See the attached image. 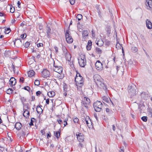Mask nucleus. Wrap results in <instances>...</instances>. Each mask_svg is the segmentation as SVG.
<instances>
[{
    "mask_svg": "<svg viewBox=\"0 0 152 152\" xmlns=\"http://www.w3.org/2000/svg\"><path fill=\"white\" fill-rule=\"evenodd\" d=\"M94 80L98 87L105 90L107 89L106 86L103 83V79L98 75H95L93 77Z\"/></svg>",
    "mask_w": 152,
    "mask_h": 152,
    "instance_id": "obj_1",
    "label": "nucleus"
},
{
    "mask_svg": "<svg viewBox=\"0 0 152 152\" xmlns=\"http://www.w3.org/2000/svg\"><path fill=\"white\" fill-rule=\"evenodd\" d=\"M95 110L96 112H100L102 107V102L99 101H96L93 104Z\"/></svg>",
    "mask_w": 152,
    "mask_h": 152,
    "instance_id": "obj_2",
    "label": "nucleus"
},
{
    "mask_svg": "<svg viewBox=\"0 0 152 152\" xmlns=\"http://www.w3.org/2000/svg\"><path fill=\"white\" fill-rule=\"evenodd\" d=\"M79 64L80 66L82 67H84L86 63V59L85 56L83 55L78 58Z\"/></svg>",
    "mask_w": 152,
    "mask_h": 152,
    "instance_id": "obj_3",
    "label": "nucleus"
},
{
    "mask_svg": "<svg viewBox=\"0 0 152 152\" xmlns=\"http://www.w3.org/2000/svg\"><path fill=\"white\" fill-rule=\"evenodd\" d=\"M75 81L77 86L81 87L83 85V77L81 76H76Z\"/></svg>",
    "mask_w": 152,
    "mask_h": 152,
    "instance_id": "obj_4",
    "label": "nucleus"
},
{
    "mask_svg": "<svg viewBox=\"0 0 152 152\" xmlns=\"http://www.w3.org/2000/svg\"><path fill=\"white\" fill-rule=\"evenodd\" d=\"M128 92L131 94V97L135 96L136 94V89L135 87H133L131 86H129L128 87Z\"/></svg>",
    "mask_w": 152,
    "mask_h": 152,
    "instance_id": "obj_5",
    "label": "nucleus"
},
{
    "mask_svg": "<svg viewBox=\"0 0 152 152\" xmlns=\"http://www.w3.org/2000/svg\"><path fill=\"white\" fill-rule=\"evenodd\" d=\"M65 36L67 42L70 44L72 43L73 41V39L69 34V31L68 30L66 31L65 34Z\"/></svg>",
    "mask_w": 152,
    "mask_h": 152,
    "instance_id": "obj_6",
    "label": "nucleus"
},
{
    "mask_svg": "<svg viewBox=\"0 0 152 152\" xmlns=\"http://www.w3.org/2000/svg\"><path fill=\"white\" fill-rule=\"evenodd\" d=\"M53 66L54 68V71L60 74L62 72L63 68L62 67L57 65L55 62L54 63Z\"/></svg>",
    "mask_w": 152,
    "mask_h": 152,
    "instance_id": "obj_7",
    "label": "nucleus"
},
{
    "mask_svg": "<svg viewBox=\"0 0 152 152\" xmlns=\"http://www.w3.org/2000/svg\"><path fill=\"white\" fill-rule=\"evenodd\" d=\"M90 103V99L86 97H84L83 101L82 106H84L86 109H88Z\"/></svg>",
    "mask_w": 152,
    "mask_h": 152,
    "instance_id": "obj_8",
    "label": "nucleus"
},
{
    "mask_svg": "<svg viewBox=\"0 0 152 152\" xmlns=\"http://www.w3.org/2000/svg\"><path fill=\"white\" fill-rule=\"evenodd\" d=\"M97 70L101 71L103 69L102 64L99 61H97L95 64Z\"/></svg>",
    "mask_w": 152,
    "mask_h": 152,
    "instance_id": "obj_9",
    "label": "nucleus"
},
{
    "mask_svg": "<svg viewBox=\"0 0 152 152\" xmlns=\"http://www.w3.org/2000/svg\"><path fill=\"white\" fill-rule=\"evenodd\" d=\"M63 51L66 61H69L71 60V56L66 49H64Z\"/></svg>",
    "mask_w": 152,
    "mask_h": 152,
    "instance_id": "obj_10",
    "label": "nucleus"
},
{
    "mask_svg": "<svg viewBox=\"0 0 152 152\" xmlns=\"http://www.w3.org/2000/svg\"><path fill=\"white\" fill-rule=\"evenodd\" d=\"M42 75L43 77L46 78L50 75L49 72L47 69H44L42 72Z\"/></svg>",
    "mask_w": 152,
    "mask_h": 152,
    "instance_id": "obj_11",
    "label": "nucleus"
},
{
    "mask_svg": "<svg viewBox=\"0 0 152 152\" xmlns=\"http://www.w3.org/2000/svg\"><path fill=\"white\" fill-rule=\"evenodd\" d=\"M76 135L77 140L80 142H83L84 140V137L83 134L78 132L76 133Z\"/></svg>",
    "mask_w": 152,
    "mask_h": 152,
    "instance_id": "obj_12",
    "label": "nucleus"
},
{
    "mask_svg": "<svg viewBox=\"0 0 152 152\" xmlns=\"http://www.w3.org/2000/svg\"><path fill=\"white\" fill-rule=\"evenodd\" d=\"M14 43L15 46L17 47H19L22 45V42L20 39H15Z\"/></svg>",
    "mask_w": 152,
    "mask_h": 152,
    "instance_id": "obj_13",
    "label": "nucleus"
},
{
    "mask_svg": "<svg viewBox=\"0 0 152 152\" xmlns=\"http://www.w3.org/2000/svg\"><path fill=\"white\" fill-rule=\"evenodd\" d=\"M145 4L147 9L152 8V0H146Z\"/></svg>",
    "mask_w": 152,
    "mask_h": 152,
    "instance_id": "obj_14",
    "label": "nucleus"
},
{
    "mask_svg": "<svg viewBox=\"0 0 152 152\" xmlns=\"http://www.w3.org/2000/svg\"><path fill=\"white\" fill-rule=\"evenodd\" d=\"M146 26L147 28L149 29L152 28V24L147 19L146 21Z\"/></svg>",
    "mask_w": 152,
    "mask_h": 152,
    "instance_id": "obj_15",
    "label": "nucleus"
},
{
    "mask_svg": "<svg viewBox=\"0 0 152 152\" xmlns=\"http://www.w3.org/2000/svg\"><path fill=\"white\" fill-rule=\"evenodd\" d=\"M141 96L142 99L145 100H147L148 98V95L145 92L141 93Z\"/></svg>",
    "mask_w": 152,
    "mask_h": 152,
    "instance_id": "obj_16",
    "label": "nucleus"
},
{
    "mask_svg": "<svg viewBox=\"0 0 152 152\" xmlns=\"http://www.w3.org/2000/svg\"><path fill=\"white\" fill-rule=\"evenodd\" d=\"M10 84L13 86L15 85L16 83V79L13 77H12L10 80Z\"/></svg>",
    "mask_w": 152,
    "mask_h": 152,
    "instance_id": "obj_17",
    "label": "nucleus"
},
{
    "mask_svg": "<svg viewBox=\"0 0 152 152\" xmlns=\"http://www.w3.org/2000/svg\"><path fill=\"white\" fill-rule=\"evenodd\" d=\"M103 100L107 103H110V99L109 96H104L102 97Z\"/></svg>",
    "mask_w": 152,
    "mask_h": 152,
    "instance_id": "obj_18",
    "label": "nucleus"
},
{
    "mask_svg": "<svg viewBox=\"0 0 152 152\" xmlns=\"http://www.w3.org/2000/svg\"><path fill=\"white\" fill-rule=\"evenodd\" d=\"M22 127V125L20 123H16L15 125V127L18 130H20Z\"/></svg>",
    "mask_w": 152,
    "mask_h": 152,
    "instance_id": "obj_19",
    "label": "nucleus"
},
{
    "mask_svg": "<svg viewBox=\"0 0 152 152\" xmlns=\"http://www.w3.org/2000/svg\"><path fill=\"white\" fill-rule=\"evenodd\" d=\"M14 63V64L15 65V66L16 67H19L21 65V62L19 59H17L15 60Z\"/></svg>",
    "mask_w": 152,
    "mask_h": 152,
    "instance_id": "obj_20",
    "label": "nucleus"
},
{
    "mask_svg": "<svg viewBox=\"0 0 152 152\" xmlns=\"http://www.w3.org/2000/svg\"><path fill=\"white\" fill-rule=\"evenodd\" d=\"M23 110H24V112L23 113V115L26 117H28L30 114L29 111L27 109H26L24 108H23Z\"/></svg>",
    "mask_w": 152,
    "mask_h": 152,
    "instance_id": "obj_21",
    "label": "nucleus"
},
{
    "mask_svg": "<svg viewBox=\"0 0 152 152\" xmlns=\"http://www.w3.org/2000/svg\"><path fill=\"white\" fill-rule=\"evenodd\" d=\"M92 42L91 41L89 40H88V44L86 46V49L87 50H90L92 46Z\"/></svg>",
    "mask_w": 152,
    "mask_h": 152,
    "instance_id": "obj_22",
    "label": "nucleus"
},
{
    "mask_svg": "<svg viewBox=\"0 0 152 152\" xmlns=\"http://www.w3.org/2000/svg\"><path fill=\"white\" fill-rule=\"evenodd\" d=\"M35 72L32 70H30L28 72V77H32L34 75Z\"/></svg>",
    "mask_w": 152,
    "mask_h": 152,
    "instance_id": "obj_23",
    "label": "nucleus"
},
{
    "mask_svg": "<svg viewBox=\"0 0 152 152\" xmlns=\"http://www.w3.org/2000/svg\"><path fill=\"white\" fill-rule=\"evenodd\" d=\"M97 41V42H96V44L98 46H101L103 45L104 42L102 39H99Z\"/></svg>",
    "mask_w": 152,
    "mask_h": 152,
    "instance_id": "obj_24",
    "label": "nucleus"
},
{
    "mask_svg": "<svg viewBox=\"0 0 152 152\" xmlns=\"http://www.w3.org/2000/svg\"><path fill=\"white\" fill-rule=\"evenodd\" d=\"M37 113L40 114L42 112L43 110L40 107V106H37Z\"/></svg>",
    "mask_w": 152,
    "mask_h": 152,
    "instance_id": "obj_25",
    "label": "nucleus"
},
{
    "mask_svg": "<svg viewBox=\"0 0 152 152\" xmlns=\"http://www.w3.org/2000/svg\"><path fill=\"white\" fill-rule=\"evenodd\" d=\"M83 122L87 125L88 122H90V119H89V117L88 116H87L86 118L83 120Z\"/></svg>",
    "mask_w": 152,
    "mask_h": 152,
    "instance_id": "obj_26",
    "label": "nucleus"
},
{
    "mask_svg": "<svg viewBox=\"0 0 152 152\" xmlns=\"http://www.w3.org/2000/svg\"><path fill=\"white\" fill-rule=\"evenodd\" d=\"M47 37L49 38L50 37V33L51 29L50 27H48L46 29Z\"/></svg>",
    "mask_w": 152,
    "mask_h": 152,
    "instance_id": "obj_27",
    "label": "nucleus"
},
{
    "mask_svg": "<svg viewBox=\"0 0 152 152\" xmlns=\"http://www.w3.org/2000/svg\"><path fill=\"white\" fill-rule=\"evenodd\" d=\"M48 94L50 97H53L55 95V93L53 91H50L48 92Z\"/></svg>",
    "mask_w": 152,
    "mask_h": 152,
    "instance_id": "obj_28",
    "label": "nucleus"
},
{
    "mask_svg": "<svg viewBox=\"0 0 152 152\" xmlns=\"http://www.w3.org/2000/svg\"><path fill=\"white\" fill-rule=\"evenodd\" d=\"M88 32L87 31H84L82 32V35L84 37H86L88 36Z\"/></svg>",
    "mask_w": 152,
    "mask_h": 152,
    "instance_id": "obj_29",
    "label": "nucleus"
},
{
    "mask_svg": "<svg viewBox=\"0 0 152 152\" xmlns=\"http://www.w3.org/2000/svg\"><path fill=\"white\" fill-rule=\"evenodd\" d=\"M96 51L98 54H101L102 53L101 49L98 48H96Z\"/></svg>",
    "mask_w": 152,
    "mask_h": 152,
    "instance_id": "obj_30",
    "label": "nucleus"
},
{
    "mask_svg": "<svg viewBox=\"0 0 152 152\" xmlns=\"http://www.w3.org/2000/svg\"><path fill=\"white\" fill-rule=\"evenodd\" d=\"M55 136L58 138L60 136V132H54Z\"/></svg>",
    "mask_w": 152,
    "mask_h": 152,
    "instance_id": "obj_31",
    "label": "nucleus"
},
{
    "mask_svg": "<svg viewBox=\"0 0 152 152\" xmlns=\"http://www.w3.org/2000/svg\"><path fill=\"white\" fill-rule=\"evenodd\" d=\"M132 51L134 52L135 53L138 50L137 48L135 47H132L131 48Z\"/></svg>",
    "mask_w": 152,
    "mask_h": 152,
    "instance_id": "obj_32",
    "label": "nucleus"
},
{
    "mask_svg": "<svg viewBox=\"0 0 152 152\" xmlns=\"http://www.w3.org/2000/svg\"><path fill=\"white\" fill-rule=\"evenodd\" d=\"M13 91V90L12 88H9L7 90V93L10 94L12 93Z\"/></svg>",
    "mask_w": 152,
    "mask_h": 152,
    "instance_id": "obj_33",
    "label": "nucleus"
},
{
    "mask_svg": "<svg viewBox=\"0 0 152 152\" xmlns=\"http://www.w3.org/2000/svg\"><path fill=\"white\" fill-rule=\"evenodd\" d=\"M78 19V20H81L82 18V15L80 14H78L77 15L76 17Z\"/></svg>",
    "mask_w": 152,
    "mask_h": 152,
    "instance_id": "obj_34",
    "label": "nucleus"
},
{
    "mask_svg": "<svg viewBox=\"0 0 152 152\" xmlns=\"http://www.w3.org/2000/svg\"><path fill=\"white\" fill-rule=\"evenodd\" d=\"M34 121H35V119L34 118H31V122L29 124L30 126H33L34 125L33 123Z\"/></svg>",
    "mask_w": 152,
    "mask_h": 152,
    "instance_id": "obj_35",
    "label": "nucleus"
},
{
    "mask_svg": "<svg viewBox=\"0 0 152 152\" xmlns=\"http://www.w3.org/2000/svg\"><path fill=\"white\" fill-rule=\"evenodd\" d=\"M21 102H22L23 104V107H25L26 105H25V104H24V102H26V99L24 97H22L21 98Z\"/></svg>",
    "mask_w": 152,
    "mask_h": 152,
    "instance_id": "obj_36",
    "label": "nucleus"
},
{
    "mask_svg": "<svg viewBox=\"0 0 152 152\" xmlns=\"http://www.w3.org/2000/svg\"><path fill=\"white\" fill-rule=\"evenodd\" d=\"M11 31V30L10 28H7L5 29V30L4 31L5 33L6 34H8Z\"/></svg>",
    "mask_w": 152,
    "mask_h": 152,
    "instance_id": "obj_37",
    "label": "nucleus"
},
{
    "mask_svg": "<svg viewBox=\"0 0 152 152\" xmlns=\"http://www.w3.org/2000/svg\"><path fill=\"white\" fill-rule=\"evenodd\" d=\"M148 118L147 116H143L141 118V119L144 121L146 122L147 121Z\"/></svg>",
    "mask_w": 152,
    "mask_h": 152,
    "instance_id": "obj_38",
    "label": "nucleus"
},
{
    "mask_svg": "<svg viewBox=\"0 0 152 152\" xmlns=\"http://www.w3.org/2000/svg\"><path fill=\"white\" fill-rule=\"evenodd\" d=\"M30 45V43L28 42H26L25 44L24 45V47L26 48H27Z\"/></svg>",
    "mask_w": 152,
    "mask_h": 152,
    "instance_id": "obj_39",
    "label": "nucleus"
},
{
    "mask_svg": "<svg viewBox=\"0 0 152 152\" xmlns=\"http://www.w3.org/2000/svg\"><path fill=\"white\" fill-rule=\"evenodd\" d=\"M39 81L37 80H36L34 82V84L36 86H39Z\"/></svg>",
    "mask_w": 152,
    "mask_h": 152,
    "instance_id": "obj_40",
    "label": "nucleus"
},
{
    "mask_svg": "<svg viewBox=\"0 0 152 152\" xmlns=\"http://www.w3.org/2000/svg\"><path fill=\"white\" fill-rule=\"evenodd\" d=\"M87 126L89 127V128H91L92 127V123L90 120V122H88V123L87 124Z\"/></svg>",
    "mask_w": 152,
    "mask_h": 152,
    "instance_id": "obj_41",
    "label": "nucleus"
},
{
    "mask_svg": "<svg viewBox=\"0 0 152 152\" xmlns=\"http://www.w3.org/2000/svg\"><path fill=\"white\" fill-rule=\"evenodd\" d=\"M25 135H26L25 133L23 131L22 134H21V135L20 137V138H21V137H22L23 138L25 136Z\"/></svg>",
    "mask_w": 152,
    "mask_h": 152,
    "instance_id": "obj_42",
    "label": "nucleus"
},
{
    "mask_svg": "<svg viewBox=\"0 0 152 152\" xmlns=\"http://www.w3.org/2000/svg\"><path fill=\"white\" fill-rule=\"evenodd\" d=\"M79 121V119L77 118H75L73 119V121L74 122L76 123H77Z\"/></svg>",
    "mask_w": 152,
    "mask_h": 152,
    "instance_id": "obj_43",
    "label": "nucleus"
},
{
    "mask_svg": "<svg viewBox=\"0 0 152 152\" xmlns=\"http://www.w3.org/2000/svg\"><path fill=\"white\" fill-rule=\"evenodd\" d=\"M4 83L3 81H2L0 83V89L1 88L4 87Z\"/></svg>",
    "mask_w": 152,
    "mask_h": 152,
    "instance_id": "obj_44",
    "label": "nucleus"
},
{
    "mask_svg": "<svg viewBox=\"0 0 152 152\" xmlns=\"http://www.w3.org/2000/svg\"><path fill=\"white\" fill-rule=\"evenodd\" d=\"M15 11V8L10 7V12L12 13H13Z\"/></svg>",
    "mask_w": 152,
    "mask_h": 152,
    "instance_id": "obj_45",
    "label": "nucleus"
},
{
    "mask_svg": "<svg viewBox=\"0 0 152 152\" xmlns=\"http://www.w3.org/2000/svg\"><path fill=\"white\" fill-rule=\"evenodd\" d=\"M70 3L72 5H73L75 2V0H69Z\"/></svg>",
    "mask_w": 152,
    "mask_h": 152,
    "instance_id": "obj_46",
    "label": "nucleus"
},
{
    "mask_svg": "<svg viewBox=\"0 0 152 152\" xmlns=\"http://www.w3.org/2000/svg\"><path fill=\"white\" fill-rule=\"evenodd\" d=\"M24 89L28 91H29V90L30 89V87L28 86H26L24 87Z\"/></svg>",
    "mask_w": 152,
    "mask_h": 152,
    "instance_id": "obj_47",
    "label": "nucleus"
},
{
    "mask_svg": "<svg viewBox=\"0 0 152 152\" xmlns=\"http://www.w3.org/2000/svg\"><path fill=\"white\" fill-rule=\"evenodd\" d=\"M26 34H22L20 36L21 38L22 39H25V38H26Z\"/></svg>",
    "mask_w": 152,
    "mask_h": 152,
    "instance_id": "obj_48",
    "label": "nucleus"
},
{
    "mask_svg": "<svg viewBox=\"0 0 152 152\" xmlns=\"http://www.w3.org/2000/svg\"><path fill=\"white\" fill-rule=\"evenodd\" d=\"M37 45L38 48H39V47H42L43 46V44L42 43H39L37 44Z\"/></svg>",
    "mask_w": 152,
    "mask_h": 152,
    "instance_id": "obj_49",
    "label": "nucleus"
},
{
    "mask_svg": "<svg viewBox=\"0 0 152 152\" xmlns=\"http://www.w3.org/2000/svg\"><path fill=\"white\" fill-rule=\"evenodd\" d=\"M41 93V92L40 91H37L36 93V95L38 96H39Z\"/></svg>",
    "mask_w": 152,
    "mask_h": 152,
    "instance_id": "obj_50",
    "label": "nucleus"
},
{
    "mask_svg": "<svg viewBox=\"0 0 152 152\" xmlns=\"http://www.w3.org/2000/svg\"><path fill=\"white\" fill-rule=\"evenodd\" d=\"M15 65L14 64V63H12V67L13 69V71L14 72H15Z\"/></svg>",
    "mask_w": 152,
    "mask_h": 152,
    "instance_id": "obj_51",
    "label": "nucleus"
},
{
    "mask_svg": "<svg viewBox=\"0 0 152 152\" xmlns=\"http://www.w3.org/2000/svg\"><path fill=\"white\" fill-rule=\"evenodd\" d=\"M57 121L58 122L59 124H60V125L62 123V120H61V119H58L57 120Z\"/></svg>",
    "mask_w": 152,
    "mask_h": 152,
    "instance_id": "obj_52",
    "label": "nucleus"
},
{
    "mask_svg": "<svg viewBox=\"0 0 152 152\" xmlns=\"http://www.w3.org/2000/svg\"><path fill=\"white\" fill-rule=\"evenodd\" d=\"M24 78L23 77H21L20 78V82H22V83H23L24 82Z\"/></svg>",
    "mask_w": 152,
    "mask_h": 152,
    "instance_id": "obj_53",
    "label": "nucleus"
},
{
    "mask_svg": "<svg viewBox=\"0 0 152 152\" xmlns=\"http://www.w3.org/2000/svg\"><path fill=\"white\" fill-rule=\"evenodd\" d=\"M54 48L55 49V50L56 51V53H57L58 51V48L56 47V46H55L54 47Z\"/></svg>",
    "mask_w": 152,
    "mask_h": 152,
    "instance_id": "obj_54",
    "label": "nucleus"
},
{
    "mask_svg": "<svg viewBox=\"0 0 152 152\" xmlns=\"http://www.w3.org/2000/svg\"><path fill=\"white\" fill-rule=\"evenodd\" d=\"M120 46H121V45L119 43H117L116 44V48H119L120 47H119Z\"/></svg>",
    "mask_w": 152,
    "mask_h": 152,
    "instance_id": "obj_55",
    "label": "nucleus"
},
{
    "mask_svg": "<svg viewBox=\"0 0 152 152\" xmlns=\"http://www.w3.org/2000/svg\"><path fill=\"white\" fill-rule=\"evenodd\" d=\"M78 146L80 148H82L83 147V144L81 143H79V145H78Z\"/></svg>",
    "mask_w": 152,
    "mask_h": 152,
    "instance_id": "obj_56",
    "label": "nucleus"
},
{
    "mask_svg": "<svg viewBox=\"0 0 152 152\" xmlns=\"http://www.w3.org/2000/svg\"><path fill=\"white\" fill-rule=\"evenodd\" d=\"M67 124V122L66 121H64V127H65Z\"/></svg>",
    "mask_w": 152,
    "mask_h": 152,
    "instance_id": "obj_57",
    "label": "nucleus"
},
{
    "mask_svg": "<svg viewBox=\"0 0 152 152\" xmlns=\"http://www.w3.org/2000/svg\"><path fill=\"white\" fill-rule=\"evenodd\" d=\"M46 102L47 104H49V99H48L46 100Z\"/></svg>",
    "mask_w": 152,
    "mask_h": 152,
    "instance_id": "obj_58",
    "label": "nucleus"
},
{
    "mask_svg": "<svg viewBox=\"0 0 152 152\" xmlns=\"http://www.w3.org/2000/svg\"><path fill=\"white\" fill-rule=\"evenodd\" d=\"M41 133L42 135H44L45 134V132L44 130H41Z\"/></svg>",
    "mask_w": 152,
    "mask_h": 152,
    "instance_id": "obj_59",
    "label": "nucleus"
},
{
    "mask_svg": "<svg viewBox=\"0 0 152 152\" xmlns=\"http://www.w3.org/2000/svg\"><path fill=\"white\" fill-rule=\"evenodd\" d=\"M17 4H18V7H20V4H21L20 2L18 1L17 3Z\"/></svg>",
    "mask_w": 152,
    "mask_h": 152,
    "instance_id": "obj_60",
    "label": "nucleus"
},
{
    "mask_svg": "<svg viewBox=\"0 0 152 152\" xmlns=\"http://www.w3.org/2000/svg\"><path fill=\"white\" fill-rule=\"evenodd\" d=\"M120 67L118 66H116V70H117V72H118V70L120 68Z\"/></svg>",
    "mask_w": 152,
    "mask_h": 152,
    "instance_id": "obj_61",
    "label": "nucleus"
},
{
    "mask_svg": "<svg viewBox=\"0 0 152 152\" xmlns=\"http://www.w3.org/2000/svg\"><path fill=\"white\" fill-rule=\"evenodd\" d=\"M51 136V134L50 133V134H48L47 135V138H49Z\"/></svg>",
    "mask_w": 152,
    "mask_h": 152,
    "instance_id": "obj_62",
    "label": "nucleus"
},
{
    "mask_svg": "<svg viewBox=\"0 0 152 152\" xmlns=\"http://www.w3.org/2000/svg\"><path fill=\"white\" fill-rule=\"evenodd\" d=\"M4 14L2 12H0V16H3L4 15Z\"/></svg>",
    "mask_w": 152,
    "mask_h": 152,
    "instance_id": "obj_63",
    "label": "nucleus"
},
{
    "mask_svg": "<svg viewBox=\"0 0 152 152\" xmlns=\"http://www.w3.org/2000/svg\"><path fill=\"white\" fill-rule=\"evenodd\" d=\"M145 53L146 55L148 57H149V55H148V54L147 53L146 51V50H143Z\"/></svg>",
    "mask_w": 152,
    "mask_h": 152,
    "instance_id": "obj_64",
    "label": "nucleus"
}]
</instances>
